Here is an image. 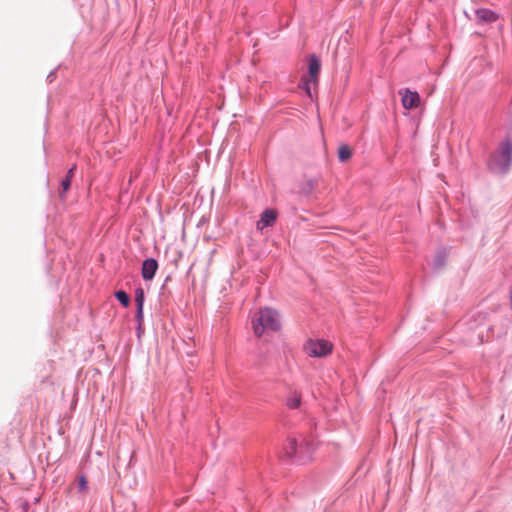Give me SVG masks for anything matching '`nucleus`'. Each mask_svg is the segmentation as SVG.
Masks as SVG:
<instances>
[{"instance_id": "obj_1", "label": "nucleus", "mask_w": 512, "mask_h": 512, "mask_svg": "<svg viewBox=\"0 0 512 512\" xmlns=\"http://www.w3.org/2000/svg\"><path fill=\"white\" fill-rule=\"evenodd\" d=\"M251 322L257 337H261L265 332L278 331L281 327L278 312L271 308L260 309L253 315Z\"/></svg>"}, {"instance_id": "obj_2", "label": "nucleus", "mask_w": 512, "mask_h": 512, "mask_svg": "<svg viewBox=\"0 0 512 512\" xmlns=\"http://www.w3.org/2000/svg\"><path fill=\"white\" fill-rule=\"evenodd\" d=\"M512 163V142L510 140L504 141L497 153H494L488 166L491 171L496 173H505Z\"/></svg>"}, {"instance_id": "obj_3", "label": "nucleus", "mask_w": 512, "mask_h": 512, "mask_svg": "<svg viewBox=\"0 0 512 512\" xmlns=\"http://www.w3.org/2000/svg\"><path fill=\"white\" fill-rule=\"evenodd\" d=\"M332 349V343L324 339H310L304 345V351L310 357H325L332 352Z\"/></svg>"}, {"instance_id": "obj_4", "label": "nucleus", "mask_w": 512, "mask_h": 512, "mask_svg": "<svg viewBox=\"0 0 512 512\" xmlns=\"http://www.w3.org/2000/svg\"><path fill=\"white\" fill-rule=\"evenodd\" d=\"M401 102L405 109H415L420 105V96L416 91L409 89L400 90Z\"/></svg>"}, {"instance_id": "obj_5", "label": "nucleus", "mask_w": 512, "mask_h": 512, "mask_svg": "<svg viewBox=\"0 0 512 512\" xmlns=\"http://www.w3.org/2000/svg\"><path fill=\"white\" fill-rule=\"evenodd\" d=\"M158 269V263L155 259H146L142 264V277L144 280H152Z\"/></svg>"}, {"instance_id": "obj_6", "label": "nucleus", "mask_w": 512, "mask_h": 512, "mask_svg": "<svg viewBox=\"0 0 512 512\" xmlns=\"http://www.w3.org/2000/svg\"><path fill=\"white\" fill-rule=\"evenodd\" d=\"M277 218V213L275 210L267 209L261 214L260 220L257 222L258 229H264L267 226L272 225Z\"/></svg>"}, {"instance_id": "obj_7", "label": "nucleus", "mask_w": 512, "mask_h": 512, "mask_svg": "<svg viewBox=\"0 0 512 512\" xmlns=\"http://www.w3.org/2000/svg\"><path fill=\"white\" fill-rule=\"evenodd\" d=\"M476 19L481 23H491L497 20V15L489 9L481 8L476 10Z\"/></svg>"}, {"instance_id": "obj_8", "label": "nucleus", "mask_w": 512, "mask_h": 512, "mask_svg": "<svg viewBox=\"0 0 512 512\" xmlns=\"http://www.w3.org/2000/svg\"><path fill=\"white\" fill-rule=\"evenodd\" d=\"M320 69L321 63L319 59L315 55H312L309 63V75L313 84H317L318 82V75L320 73Z\"/></svg>"}, {"instance_id": "obj_9", "label": "nucleus", "mask_w": 512, "mask_h": 512, "mask_svg": "<svg viewBox=\"0 0 512 512\" xmlns=\"http://www.w3.org/2000/svg\"><path fill=\"white\" fill-rule=\"evenodd\" d=\"M135 302L137 305L136 318L139 322L143 320V303H144V291L138 288L135 292Z\"/></svg>"}, {"instance_id": "obj_10", "label": "nucleus", "mask_w": 512, "mask_h": 512, "mask_svg": "<svg viewBox=\"0 0 512 512\" xmlns=\"http://www.w3.org/2000/svg\"><path fill=\"white\" fill-rule=\"evenodd\" d=\"M297 454V441L294 438L287 439V444L284 447V456L291 458Z\"/></svg>"}, {"instance_id": "obj_11", "label": "nucleus", "mask_w": 512, "mask_h": 512, "mask_svg": "<svg viewBox=\"0 0 512 512\" xmlns=\"http://www.w3.org/2000/svg\"><path fill=\"white\" fill-rule=\"evenodd\" d=\"M352 156V150L348 145H341L338 148V159L341 162L349 160Z\"/></svg>"}, {"instance_id": "obj_12", "label": "nucleus", "mask_w": 512, "mask_h": 512, "mask_svg": "<svg viewBox=\"0 0 512 512\" xmlns=\"http://www.w3.org/2000/svg\"><path fill=\"white\" fill-rule=\"evenodd\" d=\"M301 404V395L294 392L288 399H287V406L291 409L298 408Z\"/></svg>"}, {"instance_id": "obj_13", "label": "nucleus", "mask_w": 512, "mask_h": 512, "mask_svg": "<svg viewBox=\"0 0 512 512\" xmlns=\"http://www.w3.org/2000/svg\"><path fill=\"white\" fill-rule=\"evenodd\" d=\"M115 297L125 307H127L130 303V298H129L128 294L124 291H117L115 293Z\"/></svg>"}, {"instance_id": "obj_14", "label": "nucleus", "mask_w": 512, "mask_h": 512, "mask_svg": "<svg viewBox=\"0 0 512 512\" xmlns=\"http://www.w3.org/2000/svg\"><path fill=\"white\" fill-rule=\"evenodd\" d=\"M78 488H79L80 492L88 491V481L84 475H82L78 478Z\"/></svg>"}, {"instance_id": "obj_15", "label": "nucleus", "mask_w": 512, "mask_h": 512, "mask_svg": "<svg viewBox=\"0 0 512 512\" xmlns=\"http://www.w3.org/2000/svg\"><path fill=\"white\" fill-rule=\"evenodd\" d=\"M70 185H71V179L65 177L61 182V188H62V191L60 194L61 196H63V194L69 190Z\"/></svg>"}, {"instance_id": "obj_16", "label": "nucleus", "mask_w": 512, "mask_h": 512, "mask_svg": "<svg viewBox=\"0 0 512 512\" xmlns=\"http://www.w3.org/2000/svg\"><path fill=\"white\" fill-rule=\"evenodd\" d=\"M302 82H303V89L306 91L307 95L311 96V88H310V83H313L311 81V79H307V78H303L302 79Z\"/></svg>"}, {"instance_id": "obj_17", "label": "nucleus", "mask_w": 512, "mask_h": 512, "mask_svg": "<svg viewBox=\"0 0 512 512\" xmlns=\"http://www.w3.org/2000/svg\"><path fill=\"white\" fill-rule=\"evenodd\" d=\"M75 170H76V166L73 165L67 172V175H66V178H69L72 180L73 176H74V173H75Z\"/></svg>"}, {"instance_id": "obj_18", "label": "nucleus", "mask_w": 512, "mask_h": 512, "mask_svg": "<svg viewBox=\"0 0 512 512\" xmlns=\"http://www.w3.org/2000/svg\"><path fill=\"white\" fill-rule=\"evenodd\" d=\"M302 448H303V445H300V451H302ZM299 454H301V452H299Z\"/></svg>"}]
</instances>
